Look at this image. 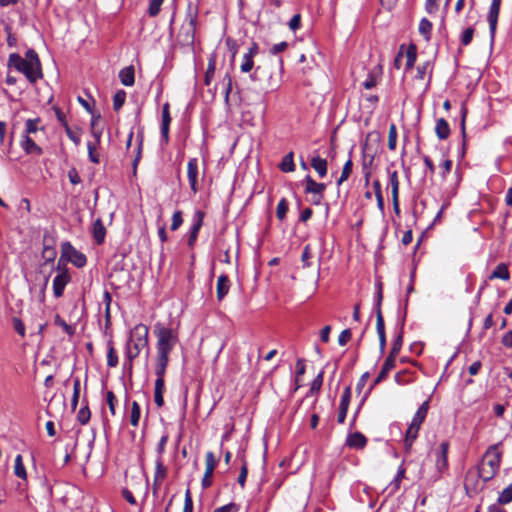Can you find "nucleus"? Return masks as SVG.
<instances>
[{"mask_svg": "<svg viewBox=\"0 0 512 512\" xmlns=\"http://www.w3.org/2000/svg\"><path fill=\"white\" fill-rule=\"evenodd\" d=\"M8 66L23 73L30 83H35L43 77L39 57L32 49L27 51L25 58H22L17 53L10 54Z\"/></svg>", "mask_w": 512, "mask_h": 512, "instance_id": "f257e3e1", "label": "nucleus"}, {"mask_svg": "<svg viewBox=\"0 0 512 512\" xmlns=\"http://www.w3.org/2000/svg\"><path fill=\"white\" fill-rule=\"evenodd\" d=\"M148 346V327L144 324L136 325L130 332L126 343L125 356L132 366V361Z\"/></svg>", "mask_w": 512, "mask_h": 512, "instance_id": "f03ea898", "label": "nucleus"}, {"mask_svg": "<svg viewBox=\"0 0 512 512\" xmlns=\"http://www.w3.org/2000/svg\"><path fill=\"white\" fill-rule=\"evenodd\" d=\"M499 446V443L491 445L477 466L480 469V477L484 482L491 480L499 470L502 457Z\"/></svg>", "mask_w": 512, "mask_h": 512, "instance_id": "7ed1b4c3", "label": "nucleus"}, {"mask_svg": "<svg viewBox=\"0 0 512 512\" xmlns=\"http://www.w3.org/2000/svg\"><path fill=\"white\" fill-rule=\"evenodd\" d=\"M157 337V357L169 358V354L178 343V333L176 330L157 324L154 329Z\"/></svg>", "mask_w": 512, "mask_h": 512, "instance_id": "20e7f679", "label": "nucleus"}, {"mask_svg": "<svg viewBox=\"0 0 512 512\" xmlns=\"http://www.w3.org/2000/svg\"><path fill=\"white\" fill-rule=\"evenodd\" d=\"M448 451L449 443L447 441L442 442L438 449L435 451V474L431 477L432 482L438 481L442 474L448 469Z\"/></svg>", "mask_w": 512, "mask_h": 512, "instance_id": "39448f33", "label": "nucleus"}, {"mask_svg": "<svg viewBox=\"0 0 512 512\" xmlns=\"http://www.w3.org/2000/svg\"><path fill=\"white\" fill-rule=\"evenodd\" d=\"M61 257H66L68 261L73 263L78 268L83 267L87 261L85 255L83 253L79 252L78 250H76L70 244V242H64L62 244V256ZM60 259H62V258H60ZM60 262H61V260H59V262H58V266H57L58 270H60Z\"/></svg>", "mask_w": 512, "mask_h": 512, "instance_id": "423d86ee", "label": "nucleus"}, {"mask_svg": "<svg viewBox=\"0 0 512 512\" xmlns=\"http://www.w3.org/2000/svg\"><path fill=\"white\" fill-rule=\"evenodd\" d=\"M204 216H205L204 212H202L200 210L196 211L195 214L193 215V219H192L193 223L189 230L188 241H187V244L190 248L194 247V245L196 243L198 233L203 224Z\"/></svg>", "mask_w": 512, "mask_h": 512, "instance_id": "0eeeda50", "label": "nucleus"}, {"mask_svg": "<svg viewBox=\"0 0 512 512\" xmlns=\"http://www.w3.org/2000/svg\"><path fill=\"white\" fill-rule=\"evenodd\" d=\"M71 277L66 269L60 272L53 279V293L56 298L63 295L66 285L70 282Z\"/></svg>", "mask_w": 512, "mask_h": 512, "instance_id": "6e6552de", "label": "nucleus"}, {"mask_svg": "<svg viewBox=\"0 0 512 512\" xmlns=\"http://www.w3.org/2000/svg\"><path fill=\"white\" fill-rule=\"evenodd\" d=\"M500 5H501V0H492L490 9H489V12L487 15L490 34H491L492 38L494 37L496 27H497V21H498V16H499V12H500Z\"/></svg>", "mask_w": 512, "mask_h": 512, "instance_id": "1a4fd4ad", "label": "nucleus"}, {"mask_svg": "<svg viewBox=\"0 0 512 512\" xmlns=\"http://www.w3.org/2000/svg\"><path fill=\"white\" fill-rule=\"evenodd\" d=\"M187 176L191 190L196 193L198 191V160L196 158L188 161Z\"/></svg>", "mask_w": 512, "mask_h": 512, "instance_id": "9d476101", "label": "nucleus"}, {"mask_svg": "<svg viewBox=\"0 0 512 512\" xmlns=\"http://www.w3.org/2000/svg\"><path fill=\"white\" fill-rule=\"evenodd\" d=\"M479 479H481L480 469L477 466L468 469L464 478L465 489L476 490Z\"/></svg>", "mask_w": 512, "mask_h": 512, "instance_id": "9b49d317", "label": "nucleus"}, {"mask_svg": "<svg viewBox=\"0 0 512 512\" xmlns=\"http://www.w3.org/2000/svg\"><path fill=\"white\" fill-rule=\"evenodd\" d=\"M305 193L307 194H315L322 197L323 192L326 189V185L324 183H318L311 178L310 175L305 177Z\"/></svg>", "mask_w": 512, "mask_h": 512, "instance_id": "f8f14e48", "label": "nucleus"}, {"mask_svg": "<svg viewBox=\"0 0 512 512\" xmlns=\"http://www.w3.org/2000/svg\"><path fill=\"white\" fill-rule=\"evenodd\" d=\"M367 444V438L361 432H354L348 435L346 445L353 449H363Z\"/></svg>", "mask_w": 512, "mask_h": 512, "instance_id": "ddd939ff", "label": "nucleus"}, {"mask_svg": "<svg viewBox=\"0 0 512 512\" xmlns=\"http://www.w3.org/2000/svg\"><path fill=\"white\" fill-rule=\"evenodd\" d=\"M230 289V280L227 275L222 274L218 277L216 294L218 301H222L224 297L228 294Z\"/></svg>", "mask_w": 512, "mask_h": 512, "instance_id": "4468645a", "label": "nucleus"}, {"mask_svg": "<svg viewBox=\"0 0 512 512\" xmlns=\"http://www.w3.org/2000/svg\"><path fill=\"white\" fill-rule=\"evenodd\" d=\"M169 363V358H160L157 357V362L155 366V375H156V381L155 383L160 382L161 386H165L164 377L166 373V368Z\"/></svg>", "mask_w": 512, "mask_h": 512, "instance_id": "2eb2a0df", "label": "nucleus"}, {"mask_svg": "<svg viewBox=\"0 0 512 512\" xmlns=\"http://www.w3.org/2000/svg\"><path fill=\"white\" fill-rule=\"evenodd\" d=\"M167 467L163 463L162 456H158L155 460L154 484H161L167 476Z\"/></svg>", "mask_w": 512, "mask_h": 512, "instance_id": "dca6fc26", "label": "nucleus"}, {"mask_svg": "<svg viewBox=\"0 0 512 512\" xmlns=\"http://www.w3.org/2000/svg\"><path fill=\"white\" fill-rule=\"evenodd\" d=\"M395 360L394 358L388 356L385 361H384V364L382 366V369L380 371V373L378 374V376L376 377V379L374 380V383L372 385V387H374L375 385L379 384L380 382H382L388 375V373L394 369L395 367Z\"/></svg>", "mask_w": 512, "mask_h": 512, "instance_id": "f3484780", "label": "nucleus"}, {"mask_svg": "<svg viewBox=\"0 0 512 512\" xmlns=\"http://www.w3.org/2000/svg\"><path fill=\"white\" fill-rule=\"evenodd\" d=\"M119 79L124 86H133L135 82V70L133 66H127L120 70Z\"/></svg>", "mask_w": 512, "mask_h": 512, "instance_id": "a211bd4d", "label": "nucleus"}, {"mask_svg": "<svg viewBox=\"0 0 512 512\" xmlns=\"http://www.w3.org/2000/svg\"><path fill=\"white\" fill-rule=\"evenodd\" d=\"M429 409V401H424L418 410L416 411L414 417L412 418V421L410 424L414 425L415 427L420 428L421 424L424 422L427 413Z\"/></svg>", "mask_w": 512, "mask_h": 512, "instance_id": "6ab92c4d", "label": "nucleus"}, {"mask_svg": "<svg viewBox=\"0 0 512 512\" xmlns=\"http://www.w3.org/2000/svg\"><path fill=\"white\" fill-rule=\"evenodd\" d=\"M21 147L26 154L41 155L42 149L35 143V141L28 135H25L21 141Z\"/></svg>", "mask_w": 512, "mask_h": 512, "instance_id": "aec40b11", "label": "nucleus"}, {"mask_svg": "<svg viewBox=\"0 0 512 512\" xmlns=\"http://www.w3.org/2000/svg\"><path fill=\"white\" fill-rule=\"evenodd\" d=\"M311 167L318 173L320 178L327 175V160L315 155L311 159Z\"/></svg>", "mask_w": 512, "mask_h": 512, "instance_id": "412c9836", "label": "nucleus"}, {"mask_svg": "<svg viewBox=\"0 0 512 512\" xmlns=\"http://www.w3.org/2000/svg\"><path fill=\"white\" fill-rule=\"evenodd\" d=\"M435 132L439 139L445 140L450 135V127L444 118H440L436 122Z\"/></svg>", "mask_w": 512, "mask_h": 512, "instance_id": "4be33fe9", "label": "nucleus"}, {"mask_svg": "<svg viewBox=\"0 0 512 512\" xmlns=\"http://www.w3.org/2000/svg\"><path fill=\"white\" fill-rule=\"evenodd\" d=\"M509 278H510V273H509L507 265L504 263L498 264L497 267L494 269V271L489 276L490 280L502 279V280L507 281V280H509Z\"/></svg>", "mask_w": 512, "mask_h": 512, "instance_id": "5701e85b", "label": "nucleus"}, {"mask_svg": "<svg viewBox=\"0 0 512 512\" xmlns=\"http://www.w3.org/2000/svg\"><path fill=\"white\" fill-rule=\"evenodd\" d=\"M106 230L100 219H97L93 224V236L97 244L104 242Z\"/></svg>", "mask_w": 512, "mask_h": 512, "instance_id": "b1692460", "label": "nucleus"}, {"mask_svg": "<svg viewBox=\"0 0 512 512\" xmlns=\"http://www.w3.org/2000/svg\"><path fill=\"white\" fill-rule=\"evenodd\" d=\"M419 429L420 428L415 427L412 424L409 425V427L406 431V436H405V440H404V446L407 451H409L411 449L414 440L418 436Z\"/></svg>", "mask_w": 512, "mask_h": 512, "instance_id": "393cba45", "label": "nucleus"}, {"mask_svg": "<svg viewBox=\"0 0 512 512\" xmlns=\"http://www.w3.org/2000/svg\"><path fill=\"white\" fill-rule=\"evenodd\" d=\"M414 381V373L409 370H402L396 373L395 382L398 385H407Z\"/></svg>", "mask_w": 512, "mask_h": 512, "instance_id": "a878e982", "label": "nucleus"}, {"mask_svg": "<svg viewBox=\"0 0 512 512\" xmlns=\"http://www.w3.org/2000/svg\"><path fill=\"white\" fill-rule=\"evenodd\" d=\"M432 23L427 18H422L419 23V33L424 37V39L428 42L431 39L432 35Z\"/></svg>", "mask_w": 512, "mask_h": 512, "instance_id": "bb28decb", "label": "nucleus"}, {"mask_svg": "<svg viewBox=\"0 0 512 512\" xmlns=\"http://www.w3.org/2000/svg\"><path fill=\"white\" fill-rule=\"evenodd\" d=\"M107 365L112 368L118 365V355L114 349L112 340L107 342Z\"/></svg>", "mask_w": 512, "mask_h": 512, "instance_id": "cd10ccee", "label": "nucleus"}, {"mask_svg": "<svg viewBox=\"0 0 512 512\" xmlns=\"http://www.w3.org/2000/svg\"><path fill=\"white\" fill-rule=\"evenodd\" d=\"M216 70V58L214 55H212L208 61L207 70L205 73L204 83L205 85H210L212 82V79L214 77Z\"/></svg>", "mask_w": 512, "mask_h": 512, "instance_id": "c85d7f7f", "label": "nucleus"}, {"mask_svg": "<svg viewBox=\"0 0 512 512\" xmlns=\"http://www.w3.org/2000/svg\"><path fill=\"white\" fill-rule=\"evenodd\" d=\"M399 177L397 171L389 172V186L392 197H399Z\"/></svg>", "mask_w": 512, "mask_h": 512, "instance_id": "c756f323", "label": "nucleus"}, {"mask_svg": "<svg viewBox=\"0 0 512 512\" xmlns=\"http://www.w3.org/2000/svg\"><path fill=\"white\" fill-rule=\"evenodd\" d=\"M293 156V152H290L283 157L279 166L283 172H293L295 170Z\"/></svg>", "mask_w": 512, "mask_h": 512, "instance_id": "7c9ffc66", "label": "nucleus"}, {"mask_svg": "<svg viewBox=\"0 0 512 512\" xmlns=\"http://www.w3.org/2000/svg\"><path fill=\"white\" fill-rule=\"evenodd\" d=\"M416 59H417V49H416L415 45L411 44V45H409V47L407 48V51H406V69L407 70L413 68V66L415 65Z\"/></svg>", "mask_w": 512, "mask_h": 512, "instance_id": "2f4dec72", "label": "nucleus"}, {"mask_svg": "<svg viewBox=\"0 0 512 512\" xmlns=\"http://www.w3.org/2000/svg\"><path fill=\"white\" fill-rule=\"evenodd\" d=\"M140 406L136 401H133L131 404V412H130V423L133 427H137L140 420Z\"/></svg>", "mask_w": 512, "mask_h": 512, "instance_id": "473e14b6", "label": "nucleus"}, {"mask_svg": "<svg viewBox=\"0 0 512 512\" xmlns=\"http://www.w3.org/2000/svg\"><path fill=\"white\" fill-rule=\"evenodd\" d=\"M14 473L17 477L21 479H26V469L23 464L22 456L19 454L15 458V465H14Z\"/></svg>", "mask_w": 512, "mask_h": 512, "instance_id": "72a5a7b5", "label": "nucleus"}, {"mask_svg": "<svg viewBox=\"0 0 512 512\" xmlns=\"http://www.w3.org/2000/svg\"><path fill=\"white\" fill-rule=\"evenodd\" d=\"M54 324L61 327L63 331L69 335L73 336L75 334V328L71 325H69L63 318H61L59 315H56L54 318Z\"/></svg>", "mask_w": 512, "mask_h": 512, "instance_id": "f704fd0d", "label": "nucleus"}, {"mask_svg": "<svg viewBox=\"0 0 512 512\" xmlns=\"http://www.w3.org/2000/svg\"><path fill=\"white\" fill-rule=\"evenodd\" d=\"M426 74H429V79H430L431 74H432V65H431L430 61H426L425 63H423L422 65H419L417 67L416 78L423 80L425 78Z\"/></svg>", "mask_w": 512, "mask_h": 512, "instance_id": "c9c22d12", "label": "nucleus"}, {"mask_svg": "<svg viewBox=\"0 0 512 512\" xmlns=\"http://www.w3.org/2000/svg\"><path fill=\"white\" fill-rule=\"evenodd\" d=\"M165 386H161V383H155L154 387V402L157 407H162L164 405V394Z\"/></svg>", "mask_w": 512, "mask_h": 512, "instance_id": "e433bc0d", "label": "nucleus"}, {"mask_svg": "<svg viewBox=\"0 0 512 512\" xmlns=\"http://www.w3.org/2000/svg\"><path fill=\"white\" fill-rule=\"evenodd\" d=\"M352 167H353V163H352V160L351 158H349L344 166H343V169H342V173H341V176L339 177V179L337 180V185L340 186L344 181H346L351 172H352Z\"/></svg>", "mask_w": 512, "mask_h": 512, "instance_id": "4c0bfd02", "label": "nucleus"}, {"mask_svg": "<svg viewBox=\"0 0 512 512\" xmlns=\"http://www.w3.org/2000/svg\"><path fill=\"white\" fill-rule=\"evenodd\" d=\"M221 84L223 86V91H224V100H225L226 104H228L229 95L232 90V78L228 73L225 74V76L223 77Z\"/></svg>", "mask_w": 512, "mask_h": 512, "instance_id": "58836bf2", "label": "nucleus"}, {"mask_svg": "<svg viewBox=\"0 0 512 512\" xmlns=\"http://www.w3.org/2000/svg\"><path fill=\"white\" fill-rule=\"evenodd\" d=\"M126 100V92L124 90H119L115 93L113 97V108L115 111H119L124 105Z\"/></svg>", "mask_w": 512, "mask_h": 512, "instance_id": "ea45409f", "label": "nucleus"}, {"mask_svg": "<svg viewBox=\"0 0 512 512\" xmlns=\"http://www.w3.org/2000/svg\"><path fill=\"white\" fill-rule=\"evenodd\" d=\"M288 211V201L285 198H282L276 208V216L280 221H283L286 217Z\"/></svg>", "mask_w": 512, "mask_h": 512, "instance_id": "a19ab883", "label": "nucleus"}, {"mask_svg": "<svg viewBox=\"0 0 512 512\" xmlns=\"http://www.w3.org/2000/svg\"><path fill=\"white\" fill-rule=\"evenodd\" d=\"M402 343H403V337H402V334L399 333L393 341V345H392L391 351L388 356L396 359V357L398 356V354L401 350Z\"/></svg>", "mask_w": 512, "mask_h": 512, "instance_id": "79ce46f5", "label": "nucleus"}, {"mask_svg": "<svg viewBox=\"0 0 512 512\" xmlns=\"http://www.w3.org/2000/svg\"><path fill=\"white\" fill-rule=\"evenodd\" d=\"M189 23L187 26V40H189L191 43L194 41V34L196 29V23H197V15H189Z\"/></svg>", "mask_w": 512, "mask_h": 512, "instance_id": "37998d69", "label": "nucleus"}, {"mask_svg": "<svg viewBox=\"0 0 512 512\" xmlns=\"http://www.w3.org/2000/svg\"><path fill=\"white\" fill-rule=\"evenodd\" d=\"M474 32L473 27H468L462 32L460 35V43L462 46H468L472 42Z\"/></svg>", "mask_w": 512, "mask_h": 512, "instance_id": "c03bdc74", "label": "nucleus"}, {"mask_svg": "<svg viewBox=\"0 0 512 512\" xmlns=\"http://www.w3.org/2000/svg\"><path fill=\"white\" fill-rule=\"evenodd\" d=\"M397 144V129L395 124H391L388 133V148L395 150Z\"/></svg>", "mask_w": 512, "mask_h": 512, "instance_id": "a18cd8bd", "label": "nucleus"}, {"mask_svg": "<svg viewBox=\"0 0 512 512\" xmlns=\"http://www.w3.org/2000/svg\"><path fill=\"white\" fill-rule=\"evenodd\" d=\"M512 501V484L506 487L498 497L499 504H508Z\"/></svg>", "mask_w": 512, "mask_h": 512, "instance_id": "49530a36", "label": "nucleus"}, {"mask_svg": "<svg viewBox=\"0 0 512 512\" xmlns=\"http://www.w3.org/2000/svg\"><path fill=\"white\" fill-rule=\"evenodd\" d=\"M40 123L39 118L28 119L25 123V133L29 136V134L36 133L39 129L38 125Z\"/></svg>", "mask_w": 512, "mask_h": 512, "instance_id": "de8ad7c7", "label": "nucleus"}, {"mask_svg": "<svg viewBox=\"0 0 512 512\" xmlns=\"http://www.w3.org/2000/svg\"><path fill=\"white\" fill-rule=\"evenodd\" d=\"M98 145L97 144H94L93 142H88L87 143V149H88V157H89V160L95 164H98L99 163V155L96 153V149H97Z\"/></svg>", "mask_w": 512, "mask_h": 512, "instance_id": "09e8293b", "label": "nucleus"}, {"mask_svg": "<svg viewBox=\"0 0 512 512\" xmlns=\"http://www.w3.org/2000/svg\"><path fill=\"white\" fill-rule=\"evenodd\" d=\"M12 325H13V328H14V330L16 331V333L18 335H20L21 337H25V335H26L25 325H24L23 321L20 318L13 317L12 318Z\"/></svg>", "mask_w": 512, "mask_h": 512, "instance_id": "8fccbe9b", "label": "nucleus"}, {"mask_svg": "<svg viewBox=\"0 0 512 512\" xmlns=\"http://www.w3.org/2000/svg\"><path fill=\"white\" fill-rule=\"evenodd\" d=\"M65 132L67 137L76 145L79 146L81 138L78 132L74 131L68 124H65Z\"/></svg>", "mask_w": 512, "mask_h": 512, "instance_id": "3c124183", "label": "nucleus"}, {"mask_svg": "<svg viewBox=\"0 0 512 512\" xmlns=\"http://www.w3.org/2000/svg\"><path fill=\"white\" fill-rule=\"evenodd\" d=\"M116 402H117V399H116L115 394L112 391H108L106 393V403L109 407V411L112 416L116 415V407H115Z\"/></svg>", "mask_w": 512, "mask_h": 512, "instance_id": "603ef678", "label": "nucleus"}, {"mask_svg": "<svg viewBox=\"0 0 512 512\" xmlns=\"http://www.w3.org/2000/svg\"><path fill=\"white\" fill-rule=\"evenodd\" d=\"M90 417H91V412L88 408V406H85L83 408H81L79 411H78V414H77V420L82 424V425H85L89 422L90 420Z\"/></svg>", "mask_w": 512, "mask_h": 512, "instance_id": "864d4df0", "label": "nucleus"}, {"mask_svg": "<svg viewBox=\"0 0 512 512\" xmlns=\"http://www.w3.org/2000/svg\"><path fill=\"white\" fill-rule=\"evenodd\" d=\"M323 374L324 372L321 371L315 378L314 380L312 381L311 383V387H310V393L313 394V393H318L319 390L321 389V386L323 384Z\"/></svg>", "mask_w": 512, "mask_h": 512, "instance_id": "5fc2aeb1", "label": "nucleus"}, {"mask_svg": "<svg viewBox=\"0 0 512 512\" xmlns=\"http://www.w3.org/2000/svg\"><path fill=\"white\" fill-rule=\"evenodd\" d=\"M79 395H80V380L76 379L73 383V396H72V400H71L72 409H75L77 407Z\"/></svg>", "mask_w": 512, "mask_h": 512, "instance_id": "6e6d98bb", "label": "nucleus"}, {"mask_svg": "<svg viewBox=\"0 0 512 512\" xmlns=\"http://www.w3.org/2000/svg\"><path fill=\"white\" fill-rule=\"evenodd\" d=\"M164 0H151L149 4L148 14L155 17L159 14L160 8Z\"/></svg>", "mask_w": 512, "mask_h": 512, "instance_id": "4d7b16f0", "label": "nucleus"}, {"mask_svg": "<svg viewBox=\"0 0 512 512\" xmlns=\"http://www.w3.org/2000/svg\"><path fill=\"white\" fill-rule=\"evenodd\" d=\"M405 468L403 464H401L397 470V474L394 478V480L391 482V486H393L394 490H398L400 487V482L405 476Z\"/></svg>", "mask_w": 512, "mask_h": 512, "instance_id": "13d9d810", "label": "nucleus"}, {"mask_svg": "<svg viewBox=\"0 0 512 512\" xmlns=\"http://www.w3.org/2000/svg\"><path fill=\"white\" fill-rule=\"evenodd\" d=\"M183 223L182 212L175 211L172 216L171 230L176 231Z\"/></svg>", "mask_w": 512, "mask_h": 512, "instance_id": "bf43d9fd", "label": "nucleus"}, {"mask_svg": "<svg viewBox=\"0 0 512 512\" xmlns=\"http://www.w3.org/2000/svg\"><path fill=\"white\" fill-rule=\"evenodd\" d=\"M351 400V389L346 387L341 395L339 407L348 408Z\"/></svg>", "mask_w": 512, "mask_h": 512, "instance_id": "052dcab7", "label": "nucleus"}, {"mask_svg": "<svg viewBox=\"0 0 512 512\" xmlns=\"http://www.w3.org/2000/svg\"><path fill=\"white\" fill-rule=\"evenodd\" d=\"M376 330L377 334L385 333V324L381 310H376Z\"/></svg>", "mask_w": 512, "mask_h": 512, "instance_id": "680f3d73", "label": "nucleus"}, {"mask_svg": "<svg viewBox=\"0 0 512 512\" xmlns=\"http://www.w3.org/2000/svg\"><path fill=\"white\" fill-rule=\"evenodd\" d=\"M253 66H254L253 58L244 55L242 64L240 66L241 71L244 73H248L252 70Z\"/></svg>", "mask_w": 512, "mask_h": 512, "instance_id": "e2e57ef3", "label": "nucleus"}, {"mask_svg": "<svg viewBox=\"0 0 512 512\" xmlns=\"http://www.w3.org/2000/svg\"><path fill=\"white\" fill-rule=\"evenodd\" d=\"M205 461H206V470L214 471V469L217 465V460L212 452L206 453Z\"/></svg>", "mask_w": 512, "mask_h": 512, "instance_id": "0e129e2a", "label": "nucleus"}, {"mask_svg": "<svg viewBox=\"0 0 512 512\" xmlns=\"http://www.w3.org/2000/svg\"><path fill=\"white\" fill-rule=\"evenodd\" d=\"M311 257H312L311 248H310V245L308 244L304 247L302 255H301V260L303 262L304 267H310L311 263L309 262V259Z\"/></svg>", "mask_w": 512, "mask_h": 512, "instance_id": "69168bd1", "label": "nucleus"}, {"mask_svg": "<svg viewBox=\"0 0 512 512\" xmlns=\"http://www.w3.org/2000/svg\"><path fill=\"white\" fill-rule=\"evenodd\" d=\"M183 512H193V500L190 490H186Z\"/></svg>", "mask_w": 512, "mask_h": 512, "instance_id": "338daca9", "label": "nucleus"}, {"mask_svg": "<svg viewBox=\"0 0 512 512\" xmlns=\"http://www.w3.org/2000/svg\"><path fill=\"white\" fill-rule=\"evenodd\" d=\"M352 333L350 329H344L339 337H338V343L340 346H344L347 344V342L351 339Z\"/></svg>", "mask_w": 512, "mask_h": 512, "instance_id": "774afa93", "label": "nucleus"}]
</instances>
